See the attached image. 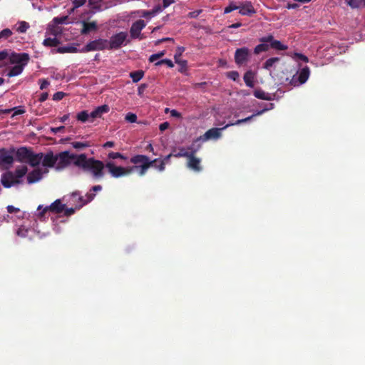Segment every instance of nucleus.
I'll return each instance as SVG.
<instances>
[{"mask_svg":"<svg viewBox=\"0 0 365 365\" xmlns=\"http://www.w3.org/2000/svg\"><path fill=\"white\" fill-rule=\"evenodd\" d=\"M37 210L38 211V217L40 220L45 218L46 213L49 212V210H46V206L43 207V205H38Z\"/></svg>","mask_w":365,"mask_h":365,"instance_id":"obj_35","label":"nucleus"},{"mask_svg":"<svg viewBox=\"0 0 365 365\" xmlns=\"http://www.w3.org/2000/svg\"><path fill=\"white\" fill-rule=\"evenodd\" d=\"M128 34L125 31H120L113 35L109 40H108V49L117 50L119 49L123 45H126L130 42L127 39Z\"/></svg>","mask_w":365,"mask_h":365,"instance_id":"obj_8","label":"nucleus"},{"mask_svg":"<svg viewBox=\"0 0 365 365\" xmlns=\"http://www.w3.org/2000/svg\"><path fill=\"white\" fill-rule=\"evenodd\" d=\"M170 115L172 117L181 118V113L174 109L170 111Z\"/></svg>","mask_w":365,"mask_h":365,"instance_id":"obj_64","label":"nucleus"},{"mask_svg":"<svg viewBox=\"0 0 365 365\" xmlns=\"http://www.w3.org/2000/svg\"><path fill=\"white\" fill-rule=\"evenodd\" d=\"M147 88V85L143 83V84H141L138 88V95H142V93L144 92L145 89Z\"/></svg>","mask_w":365,"mask_h":365,"instance_id":"obj_61","label":"nucleus"},{"mask_svg":"<svg viewBox=\"0 0 365 365\" xmlns=\"http://www.w3.org/2000/svg\"><path fill=\"white\" fill-rule=\"evenodd\" d=\"M295 56L300 60L304 61V62H308L309 59L308 58L304 56V54L302 53H295Z\"/></svg>","mask_w":365,"mask_h":365,"instance_id":"obj_59","label":"nucleus"},{"mask_svg":"<svg viewBox=\"0 0 365 365\" xmlns=\"http://www.w3.org/2000/svg\"><path fill=\"white\" fill-rule=\"evenodd\" d=\"M310 74V70L308 66L302 68L298 73V76H293L290 83L291 85L296 86L299 84L304 83L309 78Z\"/></svg>","mask_w":365,"mask_h":365,"instance_id":"obj_13","label":"nucleus"},{"mask_svg":"<svg viewBox=\"0 0 365 365\" xmlns=\"http://www.w3.org/2000/svg\"><path fill=\"white\" fill-rule=\"evenodd\" d=\"M6 210L9 213H16L20 211L19 208L15 207L13 205H8Z\"/></svg>","mask_w":365,"mask_h":365,"instance_id":"obj_53","label":"nucleus"},{"mask_svg":"<svg viewBox=\"0 0 365 365\" xmlns=\"http://www.w3.org/2000/svg\"><path fill=\"white\" fill-rule=\"evenodd\" d=\"M86 2V0H74L73 1V6L75 8H78L83 6Z\"/></svg>","mask_w":365,"mask_h":365,"instance_id":"obj_51","label":"nucleus"},{"mask_svg":"<svg viewBox=\"0 0 365 365\" xmlns=\"http://www.w3.org/2000/svg\"><path fill=\"white\" fill-rule=\"evenodd\" d=\"M66 205L62 204L61 200L58 199L55 200L50 205L46 206V210H49V212L59 214L65 210Z\"/></svg>","mask_w":365,"mask_h":365,"instance_id":"obj_17","label":"nucleus"},{"mask_svg":"<svg viewBox=\"0 0 365 365\" xmlns=\"http://www.w3.org/2000/svg\"><path fill=\"white\" fill-rule=\"evenodd\" d=\"M146 26V23L142 19L133 22L130 29V36L132 39L143 40L145 38L144 34H141L142 30Z\"/></svg>","mask_w":365,"mask_h":365,"instance_id":"obj_11","label":"nucleus"},{"mask_svg":"<svg viewBox=\"0 0 365 365\" xmlns=\"http://www.w3.org/2000/svg\"><path fill=\"white\" fill-rule=\"evenodd\" d=\"M76 118L78 121L82 123L90 121L89 113L87 110H83L78 113L76 115Z\"/></svg>","mask_w":365,"mask_h":365,"instance_id":"obj_29","label":"nucleus"},{"mask_svg":"<svg viewBox=\"0 0 365 365\" xmlns=\"http://www.w3.org/2000/svg\"><path fill=\"white\" fill-rule=\"evenodd\" d=\"M82 24L83 28L81 29V34L83 35L88 34L91 31H95L98 30V26L96 21L86 22L83 21Z\"/></svg>","mask_w":365,"mask_h":365,"instance_id":"obj_18","label":"nucleus"},{"mask_svg":"<svg viewBox=\"0 0 365 365\" xmlns=\"http://www.w3.org/2000/svg\"><path fill=\"white\" fill-rule=\"evenodd\" d=\"M71 144L73 147L77 150L83 149L84 148L88 147L89 145L88 143L83 142H73Z\"/></svg>","mask_w":365,"mask_h":365,"instance_id":"obj_41","label":"nucleus"},{"mask_svg":"<svg viewBox=\"0 0 365 365\" xmlns=\"http://www.w3.org/2000/svg\"><path fill=\"white\" fill-rule=\"evenodd\" d=\"M30 163L32 167H36L40 165V163L42 162V167L43 168V170L42 169L36 168L33 171L30 172L27 175V182L29 184H33L38 181H39L43 176V173H46L48 172V168H53L59 163V161H27Z\"/></svg>","mask_w":365,"mask_h":365,"instance_id":"obj_5","label":"nucleus"},{"mask_svg":"<svg viewBox=\"0 0 365 365\" xmlns=\"http://www.w3.org/2000/svg\"><path fill=\"white\" fill-rule=\"evenodd\" d=\"M29 58V55L26 53H13L10 56V62L11 63H16V65L9 70L7 76L9 77H13L21 74L24 70V67L28 63Z\"/></svg>","mask_w":365,"mask_h":365,"instance_id":"obj_6","label":"nucleus"},{"mask_svg":"<svg viewBox=\"0 0 365 365\" xmlns=\"http://www.w3.org/2000/svg\"><path fill=\"white\" fill-rule=\"evenodd\" d=\"M65 93L58 91L53 94V101H60L65 96Z\"/></svg>","mask_w":365,"mask_h":365,"instance_id":"obj_48","label":"nucleus"},{"mask_svg":"<svg viewBox=\"0 0 365 365\" xmlns=\"http://www.w3.org/2000/svg\"><path fill=\"white\" fill-rule=\"evenodd\" d=\"M231 124H227L222 128H212L207 130L202 135L200 136L194 140V145H197L200 148L201 144L209 140H217L222 137V130H225Z\"/></svg>","mask_w":365,"mask_h":365,"instance_id":"obj_7","label":"nucleus"},{"mask_svg":"<svg viewBox=\"0 0 365 365\" xmlns=\"http://www.w3.org/2000/svg\"><path fill=\"white\" fill-rule=\"evenodd\" d=\"M255 73L250 70L245 72L243 76L244 81L247 86L250 88L254 87V79H255Z\"/></svg>","mask_w":365,"mask_h":365,"instance_id":"obj_21","label":"nucleus"},{"mask_svg":"<svg viewBox=\"0 0 365 365\" xmlns=\"http://www.w3.org/2000/svg\"><path fill=\"white\" fill-rule=\"evenodd\" d=\"M239 13L242 16H252L256 13V11L250 1H245L239 4Z\"/></svg>","mask_w":365,"mask_h":365,"instance_id":"obj_15","label":"nucleus"},{"mask_svg":"<svg viewBox=\"0 0 365 365\" xmlns=\"http://www.w3.org/2000/svg\"><path fill=\"white\" fill-rule=\"evenodd\" d=\"M67 20H68V16H61V17H55L53 19V22L56 25L63 24L66 23Z\"/></svg>","mask_w":365,"mask_h":365,"instance_id":"obj_40","label":"nucleus"},{"mask_svg":"<svg viewBox=\"0 0 365 365\" xmlns=\"http://www.w3.org/2000/svg\"><path fill=\"white\" fill-rule=\"evenodd\" d=\"M71 163L81 169L84 173L91 174L95 179H101L104 176L105 165L103 161H59L57 169H63Z\"/></svg>","mask_w":365,"mask_h":365,"instance_id":"obj_2","label":"nucleus"},{"mask_svg":"<svg viewBox=\"0 0 365 365\" xmlns=\"http://www.w3.org/2000/svg\"><path fill=\"white\" fill-rule=\"evenodd\" d=\"M346 4L352 9L365 6V0H345Z\"/></svg>","mask_w":365,"mask_h":365,"instance_id":"obj_23","label":"nucleus"},{"mask_svg":"<svg viewBox=\"0 0 365 365\" xmlns=\"http://www.w3.org/2000/svg\"><path fill=\"white\" fill-rule=\"evenodd\" d=\"M239 9V5H237L235 2L231 1L227 6H226L224 9V14H228L232 12V11L237 10Z\"/></svg>","mask_w":365,"mask_h":365,"instance_id":"obj_33","label":"nucleus"},{"mask_svg":"<svg viewBox=\"0 0 365 365\" xmlns=\"http://www.w3.org/2000/svg\"><path fill=\"white\" fill-rule=\"evenodd\" d=\"M175 2L174 0H163V7L165 9Z\"/></svg>","mask_w":365,"mask_h":365,"instance_id":"obj_58","label":"nucleus"},{"mask_svg":"<svg viewBox=\"0 0 365 365\" xmlns=\"http://www.w3.org/2000/svg\"><path fill=\"white\" fill-rule=\"evenodd\" d=\"M64 210H65V215L66 216H70V215L74 214V212H75V209H73L72 207L71 208H67V209L65 208Z\"/></svg>","mask_w":365,"mask_h":365,"instance_id":"obj_63","label":"nucleus"},{"mask_svg":"<svg viewBox=\"0 0 365 365\" xmlns=\"http://www.w3.org/2000/svg\"><path fill=\"white\" fill-rule=\"evenodd\" d=\"M17 235L20 237H24L27 235V233H28V230L27 229H25L24 227H21L18 229L17 232H16Z\"/></svg>","mask_w":365,"mask_h":365,"instance_id":"obj_49","label":"nucleus"},{"mask_svg":"<svg viewBox=\"0 0 365 365\" xmlns=\"http://www.w3.org/2000/svg\"><path fill=\"white\" fill-rule=\"evenodd\" d=\"M13 34V32L9 29H4L1 31H0V39H7L11 35Z\"/></svg>","mask_w":365,"mask_h":365,"instance_id":"obj_34","label":"nucleus"},{"mask_svg":"<svg viewBox=\"0 0 365 365\" xmlns=\"http://www.w3.org/2000/svg\"><path fill=\"white\" fill-rule=\"evenodd\" d=\"M200 149L197 145H194V141L187 148H179L174 151V156L176 158H187V160H199L195 157L196 152Z\"/></svg>","mask_w":365,"mask_h":365,"instance_id":"obj_9","label":"nucleus"},{"mask_svg":"<svg viewBox=\"0 0 365 365\" xmlns=\"http://www.w3.org/2000/svg\"><path fill=\"white\" fill-rule=\"evenodd\" d=\"M48 97V93L47 92H44V93H42L41 95H40V97L38 98V101L40 102H43L45 101L46 100H47Z\"/></svg>","mask_w":365,"mask_h":365,"instance_id":"obj_60","label":"nucleus"},{"mask_svg":"<svg viewBox=\"0 0 365 365\" xmlns=\"http://www.w3.org/2000/svg\"><path fill=\"white\" fill-rule=\"evenodd\" d=\"M125 119L130 123H135L137 121V115L133 113H128Z\"/></svg>","mask_w":365,"mask_h":365,"instance_id":"obj_45","label":"nucleus"},{"mask_svg":"<svg viewBox=\"0 0 365 365\" xmlns=\"http://www.w3.org/2000/svg\"><path fill=\"white\" fill-rule=\"evenodd\" d=\"M43 160V154L35 155L31 148L26 147H21L16 150L14 148L9 149H0V160Z\"/></svg>","mask_w":365,"mask_h":365,"instance_id":"obj_3","label":"nucleus"},{"mask_svg":"<svg viewBox=\"0 0 365 365\" xmlns=\"http://www.w3.org/2000/svg\"><path fill=\"white\" fill-rule=\"evenodd\" d=\"M274 108V104L272 103H269L267 104L263 109H262L260 110H257L256 112V115H261L264 112L273 109Z\"/></svg>","mask_w":365,"mask_h":365,"instance_id":"obj_39","label":"nucleus"},{"mask_svg":"<svg viewBox=\"0 0 365 365\" xmlns=\"http://www.w3.org/2000/svg\"><path fill=\"white\" fill-rule=\"evenodd\" d=\"M226 76L228 78L232 79L234 81H237L239 80V73L236 71H229L226 73Z\"/></svg>","mask_w":365,"mask_h":365,"instance_id":"obj_36","label":"nucleus"},{"mask_svg":"<svg viewBox=\"0 0 365 365\" xmlns=\"http://www.w3.org/2000/svg\"><path fill=\"white\" fill-rule=\"evenodd\" d=\"M129 76L134 83H137L144 76V71L142 70H138L136 71L130 72Z\"/></svg>","mask_w":365,"mask_h":365,"instance_id":"obj_24","label":"nucleus"},{"mask_svg":"<svg viewBox=\"0 0 365 365\" xmlns=\"http://www.w3.org/2000/svg\"><path fill=\"white\" fill-rule=\"evenodd\" d=\"M95 196V193H87L86 195V199H84L83 197H80L79 200L82 202V205H86L92 201L94 199Z\"/></svg>","mask_w":365,"mask_h":365,"instance_id":"obj_32","label":"nucleus"},{"mask_svg":"<svg viewBox=\"0 0 365 365\" xmlns=\"http://www.w3.org/2000/svg\"><path fill=\"white\" fill-rule=\"evenodd\" d=\"M250 56V49L247 47L237 48L235 53V61L238 66L247 63Z\"/></svg>","mask_w":365,"mask_h":365,"instance_id":"obj_12","label":"nucleus"},{"mask_svg":"<svg viewBox=\"0 0 365 365\" xmlns=\"http://www.w3.org/2000/svg\"><path fill=\"white\" fill-rule=\"evenodd\" d=\"M28 172L26 165L18 166L14 171H6L1 175V183L5 188H10L12 186L23 183V178Z\"/></svg>","mask_w":365,"mask_h":365,"instance_id":"obj_4","label":"nucleus"},{"mask_svg":"<svg viewBox=\"0 0 365 365\" xmlns=\"http://www.w3.org/2000/svg\"><path fill=\"white\" fill-rule=\"evenodd\" d=\"M65 130L64 126H59L56 128H51V132L53 134H56L57 133L62 132Z\"/></svg>","mask_w":365,"mask_h":365,"instance_id":"obj_54","label":"nucleus"},{"mask_svg":"<svg viewBox=\"0 0 365 365\" xmlns=\"http://www.w3.org/2000/svg\"><path fill=\"white\" fill-rule=\"evenodd\" d=\"M89 118L91 122H93L96 118H99L96 110H93L91 113H89Z\"/></svg>","mask_w":365,"mask_h":365,"instance_id":"obj_56","label":"nucleus"},{"mask_svg":"<svg viewBox=\"0 0 365 365\" xmlns=\"http://www.w3.org/2000/svg\"><path fill=\"white\" fill-rule=\"evenodd\" d=\"M9 56L7 50H3L0 51V62L5 60Z\"/></svg>","mask_w":365,"mask_h":365,"instance_id":"obj_55","label":"nucleus"},{"mask_svg":"<svg viewBox=\"0 0 365 365\" xmlns=\"http://www.w3.org/2000/svg\"><path fill=\"white\" fill-rule=\"evenodd\" d=\"M268 43H269L261 42V43L255 46L254 49V53L255 54H259L262 52L267 51L269 48V44Z\"/></svg>","mask_w":365,"mask_h":365,"instance_id":"obj_25","label":"nucleus"},{"mask_svg":"<svg viewBox=\"0 0 365 365\" xmlns=\"http://www.w3.org/2000/svg\"><path fill=\"white\" fill-rule=\"evenodd\" d=\"M162 64H166L169 68H173L174 64L173 61L170 59H163L155 63V66H160Z\"/></svg>","mask_w":365,"mask_h":365,"instance_id":"obj_43","label":"nucleus"},{"mask_svg":"<svg viewBox=\"0 0 365 365\" xmlns=\"http://www.w3.org/2000/svg\"><path fill=\"white\" fill-rule=\"evenodd\" d=\"M259 42L269 43V48H272L278 51H285L288 48L287 46L281 43L278 40H275L272 34L267 36L262 37L259 39Z\"/></svg>","mask_w":365,"mask_h":365,"instance_id":"obj_14","label":"nucleus"},{"mask_svg":"<svg viewBox=\"0 0 365 365\" xmlns=\"http://www.w3.org/2000/svg\"><path fill=\"white\" fill-rule=\"evenodd\" d=\"M130 160H149V158L147 156H145V155H135V156L133 157Z\"/></svg>","mask_w":365,"mask_h":365,"instance_id":"obj_62","label":"nucleus"},{"mask_svg":"<svg viewBox=\"0 0 365 365\" xmlns=\"http://www.w3.org/2000/svg\"><path fill=\"white\" fill-rule=\"evenodd\" d=\"M165 54V51H162L158 53L153 54L149 58L150 62H154L155 61L158 60V58L163 57Z\"/></svg>","mask_w":365,"mask_h":365,"instance_id":"obj_42","label":"nucleus"},{"mask_svg":"<svg viewBox=\"0 0 365 365\" xmlns=\"http://www.w3.org/2000/svg\"><path fill=\"white\" fill-rule=\"evenodd\" d=\"M253 94L255 98L266 101H272L274 97V94L266 93L260 88L255 90Z\"/></svg>","mask_w":365,"mask_h":365,"instance_id":"obj_19","label":"nucleus"},{"mask_svg":"<svg viewBox=\"0 0 365 365\" xmlns=\"http://www.w3.org/2000/svg\"><path fill=\"white\" fill-rule=\"evenodd\" d=\"M104 0H88V6L91 8V13L102 11L108 8L106 4H103Z\"/></svg>","mask_w":365,"mask_h":365,"instance_id":"obj_16","label":"nucleus"},{"mask_svg":"<svg viewBox=\"0 0 365 365\" xmlns=\"http://www.w3.org/2000/svg\"><path fill=\"white\" fill-rule=\"evenodd\" d=\"M39 82H41L40 89L41 90L46 88L47 86L50 84L46 79H40Z\"/></svg>","mask_w":365,"mask_h":365,"instance_id":"obj_52","label":"nucleus"},{"mask_svg":"<svg viewBox=\"0 0 365 365\" xmlns=\"http://www.w3.org/2000/svg\"><path fill=\"white\" fill-rule=\"evenodd\" d=\"M200 163V161H187V167L194 171H200L201 170Z\"/></svg>","mask_w":365,"mask_h":365,"instance_id":"obj_30","label":"nucleus"},{"mask_svg":"<svg viewBox=\"0 0 365 365\" xmlns=\"http://www.w3.org/2000/svg\"><path fill=\"white\" fill-rule=\"evenodd\" d=\"M135 163H140L141 161H133ZM144 163L140 165H133L128 168H123L121 166H115L113 163L108 162L106 167L108 168V171L110 173L113 177L119 178L123 175H128L131 173H138L140 175H143L145 174L146 170L150 168L151 166H156L157 163L158 161H143ZM160 163V170H163L165 168V161H159Z\"/></svg>","mask_w":365,"mask_h":365,"instance_id":"obj_1","label":"nucleus"},{"mask_svg":"<svg viewBox=\"0 0 365 365\" xmlns=\"http://www.w3.org/2000/svg\"><path fill=\"white\" fill-rule=\"evenodd\" d=\"M43 160H74V155L71 156L68 151L59 153L57 158H53L52 155H46Z\"/></svg>","mask_w":365,"mask_h":365,"instance_id":"obj_20","label":"nucleus"},{"mask_svg":"<svg viewBox=\"0 0 365 365\" xmlns=\"http://www.w3.org/2000/svg\"><path fill=\"white\" fill-rule=\"evenodd\" d=\"M108 40L103 38H98L91 41L80 50V52L87 53L93 51H103L108 49Z\"/></svg>","mask_w":365,"mask_h":365,"instance_id":"obj_10","label":"nucleus"},{"mask_svg":"<svg viewBox=\"0 0 365 365\" xmlns=\"http://www.w3.org/2000/svg\"><path fill=\"white\" fill-rule=\"evenodd\" d=\"M109 106L106 104L95 108L99 118H101L103 114L108 113L109 111Z\"/></svg>","mask_w":365,"mask_h":365,"instance_id":"obj_31","label":"nucleus"},{"mask_svg":"<svg viewBox=\"0 0 365 365\" xmlns=\"http://www.w3.org/2000/svg\"><path fill=\"white\" fill-rule=\"evenodd\" d=\"M29 28V23H27L26 21H21V22H20L19 26L17 28V31H19V33H25Z\"/></svg>","mask_w":365,"mask_h":365,"instance_id":"obj_37","label":"nucleus"},{"mask_svg":"<svg viewBox=\"0 0 365 365\" xmlns=\"http://www.w3.org/2000/svg\"><path fill=\"white\" fill-rule=\"evenodd\" d=\"M60 43L56 38H46L43 40V44L47 47H56Z\"/></svg>","mask_w":365,"mask_h":365,"instance_id":"obj_26","label":"nucleus"},{"mask_svg":"<svg viewBox=\"0 0 365 365\" xmlns=\"http://www.w3.org/2000/svg\"><path fill=\"white\" fill-rule=\"evenodd\" d=\"M185 47L178 46L177 48V50H176L175 56H174L175 63L180 65L181 66H187V61L180 59V56H182V54L185 51Z\"/></svg>","mask_w":365,"mask_h":365,"instance_id":"obj_22","label":"nucleus"},{"mask_svg":"<svg viewBox=\"0 0 365 365\" xmlns=\"http://www.w3.org/2000/svg\"><path fill=\"white\" fill-rule=\"evenodd\" d=\"M108 158L111 160H115L116 158H120L121 160H126V158L123 157L120 153H114V152L109 153Z\"/></svg>","mask_w":365,"mask_h":365,"instance_id":"obj_44","label":"nucleus"},{"mask_svg":"<svg viewBox=\"0 0 365 365\" xmlns=\"http://www.w3.org/2000/svg\"><path fill=\"white\" fill-rule=\"evenodd\" d=\"M77 51V48L71 46H61L57 48V52L60 53H76Z\"/></svg>","mask_w":365,"mask_h":365,"instance_id":"obj_28","label":"nucleus"},{"mask_svg":"<svg viewBox=\"0 0 365 365\" xmlns=\"http://www.w3.org/2000/svg\"><path fill=\"white\" fill-rule=\"evenodd\" d=\"M202 9H199L189 12L187 16L190 19H195L202 13Z\"/></svg>","mask_w":365,"mask_h":365,"instance_id":"obj_46","label":"nucleus"},{"mask_svg":"<svg viewBox=\"0 0 365 365\" xmlns=\"http://www.w3.org/2000/svg\"><path fill=\"white\" fill-rule=\"evenodd\" d=\"M170 126V123L168 122H164L159 125V129L160 131H164L168 129Z\"/></svg>","mask_w":365,"mask_h":365,"instance_id":"obj_57","label":"nucleus"},{"mask_svg":"<svg viewBox=\"0 0 365 365\" xmlns=\"http://www.w3.org/2000/svg\"><path fill=\"white\" fill-rule=\"evenodd\" d=\"M163 9V7L161 5L155 6L153 9H151L152 16H154L158 13L161 12Z\"/></svg>","mask_w":365,"mask_h":365,"instance_id":"obj_47","label":"nucleus"},{"mask_svg":"<svg viewBox=\"0 0 365 365\" xmlns=\"http://www.w3.org/2000/svg\"><path fill=\"white\" fill-rule=\"evenodd\" d=\"M258 115H256V113L252 114V115L250 116H248L245 118H243V119H240V120H237L235 123H231V125H240L242 123H246V122H248L250 121V120H252L254 117L255 116H257Z\"/></svg>","mask_w":365,"mask_h":365,"instance_id":"obj_38","label":"nucleus"},{"mask_svg":"<svg viewBox=\"0 0 365 365\" xmlns=\"http://www.w3.org/2000/svg\"><path fill=\"white\" fill-rule=\"evenodd\" d=\"M12 110H14V113L12 115L13 117L18 115H21L25 113V110L21 108L20 107H14L12 108Z\"/></svg>","mask_w":365,"mask_h":365,"instance_id":"obj_50","label":"nucleus"},{"mask_svg":"<svg viewBox=\"0 0 365 365\" xmlns=\"http://www.w3.org/2000/svg\"><path fill=\"white\" fill-rule=\"evenodd\" d=\"M279 61V58L272 57L268 58L263 64V68L267 70H269L276 63Z\"/></svg>","mask_w":365,"mask_h":365,"instance_id":"obj_27","label":"nucleus"}]
</instances>
